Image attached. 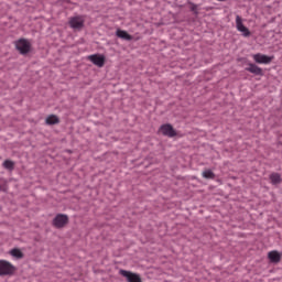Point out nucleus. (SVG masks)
I'll list each match as a JSON object with an SVG mask.
<instances>
[{
    "label": "nucleus",
    "mask_w": 282,
    "mask_h": 282,
    "mask_svg": "<svg viewBox=\"0 0 282 282\" xmlns=\"http://www.w3.org/2000/svg\"><path fill=\"white\" fill-rule=\"evenodd\" d=\"M17 268L8 260H0V276H12Z\"/></svg>",
    "instance_id": "obj_1"
},
{
    "label": "nucleus",
    "mask_w": 282,
    "mask_h": 282,
    "mask_svg": "<svg viewBox=\"0 0 282 282\" xmlns=\"http://www.w3.org/2000/svg\"><path fill=\"white\" fill-rule=\"evenodd\" d=\"M15 48L20 54H29L30 50H32V44L25 39H20L15 42Z\"/></svg>",
    "instance_id": "obj_2"
},
{
    "label": "nucleus",
    "mask_w": 282,
    "mask_h": 282,
    "mask_svg": "<svg viewBox=\"0 0 282 282\" xmlns=\"http://www.w3.org/2000/svg\"><path fill=\"white\" fill-rule=\"evenodd\" d=\"M69 224V217L64 214H58L54 219H53V226L55 228H65Z\"/></svg>",
    "instance_id": "obj_3"
},
{
    "label": "nucleus",
    "mask_w": 282,
    "mask_h": 282,
    "mask_svg": "<svg viewBox=\"0 0 282 282\" xmlns=\"http://www.w3.org/2000/svg\"><path fill=\"white\" fill-rule=\"evenodd\" d=\"M69 26L73 30H83L85 28V18L78 15L69 19Z\"/></svg>",
    "instance_id": "obj_4"
},
{
    "label": "nucleus",
    "mask_w": 282,
    "mask_h": 282,
    "mask_svg": "<svg viewBox=\"0 0 282 282\" xmlns=\"http://www.w3.org/2000/svg\"><path fill=\"white\" fill-rule=\"evenodd\" d=\"M119 273L121 276H124L128 282H142V278L138 273H133L127 270H120Z\"/></svg>",
    "instance_id": "obj_5"
},
{
    "label": "nucleus",
    "mask_w": 282,
    "mask_h": 282,
    "mask_svg": "<svg viewBox=\"0 0 282 282\" xmlns=\"http://www.w3.org/2000/svg\"><path fill=\"white\" fill-rule=\"evenodd\" d=\"M236 28L238 32H241L242 36H250V30L243 25V20H241V17L239 15L236 17Z\"/></svg>",
    "instance_id": "obj_6"
},
{
    "label": "nucleus",
    "mask_w": 282,
    "mask_h": 282,
    "mask_svg": "<svg viewBox=\"0 0 282 282\" xmlns=\"http://www.w3.org/2000/svg\"><path fill=\"white\" fill-rule=\"evenodd\" d=\"M160 131L163 135H166L167 138H175L177 135V132L173 128V126L165 123L161 126Z\"/></svg>",
    "instance_id": "obj_7"
},
{
    "label": "nucleus",
    "mask_w": 282,
    "mask_h": 282,
    "mask_svg": "<svg viewBox=\"0 0 282 282\" xmlns=\"http://www.w3.org/2000/svg\"><path fill=\"white\" fill-rule=\"evenodd\" d=\"M272 58L273 57L261 53L253 55V61H256V63H259L260 65H270V63H272Z\"/></svg>",
    "instance_id": "obj_8"
},
{
    "label": "nucleus",
    "mask_w": 282,
    "mask_h": 282,
    "mask_svg": "<svg viewBox=\"0 0 282 282\" xmlns=\"http://www.w3.org/2000/svg\"><path fill=\"white\" fill-rule=\"evenodd\" d=\"M88 61L97 67H105V55L94 54L88 56Z\"/></svg>",
    "instance_id": "obj_9"
},
{
    "label": "nucleus",
    "mask_w": 282,
    "mask_h": 282,
    "mask_svg": "<svg viewBox=\"0 0 282 282\" xmlns=\"http://www.w3.org/2000/svg\"><path fill=\"white\" fill-rule=\"evenodd\" d=\"M246 70L250 72V74H254L256 76H263V69L257 66V64L250 63Z\"/></svg>",
    "instance_id": "obj_10"
},
{
    "label": "nucleus",
    "mask_w": 282,
    "mask_h": 282,
    "mask_svg": "<svg viewBox=\"0 0 282 282\" xmlns=\"http://www.w3.org/2000/svg\"><path fill=\"white\" fill-rule=\"evenodd\" d=\"M282 254L281 252L273 250L268 253V259L271 263H280L281 262Z\"/></svg>",
    "instance_id": "obj_11"
},
{
    "label": "nucleus",
    "mask_w": 282,
    "mask_h": 282,
    "mask_svg": "<svg viewBox=\"0 0 282 282\" xmlns=\"http://www.w3.org/2000/svg\"><path fill=\"white\" fill-rule=\"evenodd\" d=\"M118 39H123V41H133V36H131L127 31H122L120 29L116 32Z\"/></svg>",
    "instance_id": "obj_12"
},
{
    "label": "nucleus",
    "mask_w": 282,
    "mask_h": 282,
    "mask_svg": "<svg viewBox=\"0 0 282 282\" xmlns=\"http://www.w3.org/2000/svg\"><path fill=\"white\" fill-rule=\"evenodd\" d=\"M46 124L52 126V124H58L61 122V119L56 115H50L46 120Z\"/></svg>",
    "instance_id": "obj_13"
},
{
    "label": "nucleus",
    "mask_w": 282,
    "mask_h": 282,
    "mask_svg": "<svg viewBox=\"0 0 282 282\" xmlns=\"http://www.w3.org/2000/svg\"><path fill=\"white\" fill-rule=\"evenodd\" d=\"M11 257H14L15 259H23V251L21 249H12L10 251Z\"/></svg>",
    "instance_id": "obj_14"
},
{
    "label": "nucleus",
    "mask_w": 282,
    "mask_h": 282,
    "mask_svg": "<svg viewBox=\"0 0 282 282\" xmlns=\"http://www.w3.org/2000/svg\"><path fill=\"white\" fill-rule=\"evenodd\" d=\"M270 180H271V183L276 185V184H281V174L279 173H273L270 175Z\"/></svg>",
    "instance_id": "obj_15"
},
{
    "label": "nucleus",
    "mask_w": 282,
    "mask_h": 282,
    "mask_svg": "<svg viewBox=\"0 0 282 282\" xmlns=\"http://www.w3.org/2000/svg\"><path fill=\"white\" fill-rule=\"evenodd\" d=\"M203 177L205 180H215V173L212 170H205L203 172Z\"/></svg>",
    "instance_id": "obj_16"
},
{
    "label": "nucleus",
    "mask_w": 282,
    "mask_h": 282,
    "mask_svg": "<svg viewBox=\"0 0 282 282\" xmlns=\"http://www.w3.org/2000/svg\"><path fill=\"white\" fill-rule=\"evenodd\" d=\"M3 166L4 169H8L9 171H12V169H14V162L7 160L3 162Z\"/></svg>",
    "instance_id": "obj_17"
},
{
    "label": "nucleus",
    "mask_w": 282,
    "mask_h": 282,
    "mask_svg": "<svg viewBox=\"0 0 282 282\" xmlns=\"http://www.w3.org/2000/svg\"><path fill=\"white\" fill-rule=\"evenodd\" d=\"M191 11L194 12V14H198V12H197V4L191 3Z\"/></svg>",
    "instance_id": "obj_18"
},
{
    "label": "nucleus",
    "mask_w": 282,
    "mask_h": 282,
    "mask_svg": "<svg viewBox=\"0 0 282 282\" xmlns=\"http://www.w3.org/2000/svg\"><path fill=\"white\" fill-rule=\"evenodd\" d=\"M6 184V182L3 181V178H0V191H6V188L3 187Z\"/></svg>",
    "instance_id": "obj_19"
},
{
    "label": "nucleus",
    "mask_w": 282,
    "mask_h": 282,
    "mask_svg": "<svg viewBox=\"0 0 282 282\" xmlns=\"http://www.w3.org/2000/svg\"><path fill=\"white\" fill-rule=\"evenodd\" d=\"M218 1H226V0H218Z\"/></svg>",
    "instance_id": "obj_20"
}]
</instances>
